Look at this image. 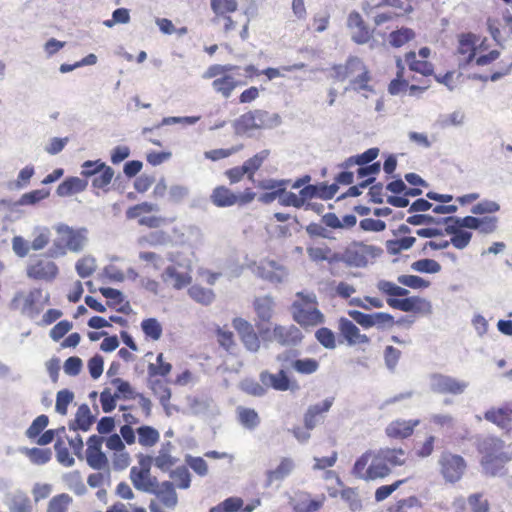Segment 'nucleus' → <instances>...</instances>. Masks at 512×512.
<instances>
[{"label":"nucleus","instance_id":"obj_1","mask_svg":"<svg viewBox=\"0 0 512 512\" xmlns=\"http://www.w3.org/2000/svg\"><path fill=\"white\" fill-rule=\"evenodd\" d=\"M382 249L373 245L354 243L344 253H334L322 248V261H327L333 275H339L336 265L340 262L350 267H365L368 258H376L382 254Z\"/></svg>","mask_w":512,"mask_h":512},{"label":"nucleus","instance_id":"obj_2","mask_svg":"<svg viewBox=\"0 0 512 512\" xmlns=\"http://www.w3.org/2000/svg\"><path fill=\"white\" fill-rule=\"evenodd\" d=\"M57 238L53 241L51 255L61 257L67 251L80 252L87 242V230L85 228H73L66 224H58L54 227Z\"/></svg>","mask_w":512,"mask_h":512},{"label":"nucleus","instance_id":"obj_3","mask_svg":"<svg viewBox=\"0 0 512 512\" xmlns=\"http://www.w3.org/2000/svg\"><path fill=\"white\" fill-rule=\"evenodd\" d=\"M333 71L334 77L339 80L349 78L351 89L355 91H373L372 87L368 84L370 81L369 72L361 59L351 57L346 65L334 66Z\"/></svg>","mask_w":512,"mask_h":512},{"label":"nucleus","instance_id":"obj_4","mask_svg":"<svg viewBox=\"0 0 512 512\" xmlns=\"http://www.w3.org/2000/svg\"><path fill=\"white\" fill-rule=\"evenodd\" d=\"M52 258L56 257L51 255V249L48 253H42L32 257L25 268L27 278L35 282H54L60 274V269Z\"/></svg>","mask_w":512,"mask_h":512},{"label":"nucleus","instance_id":"obj_5","mask_svg":"<svg viewBox=\"0 0 512 512\" xmlns=\"http://www.w3.org/2000/svg\"><path fill=\"white\" fill-rule=\"evenodd\" d=\"M317 297L313 293L298 292L292 304L294 320L302 326H314L320 321Z\"/></svg>","mask_w":512,"mask_h":512},{"label":"nucleus","instance_id":"obj_6","mask_svg":"<svg viewBox=\"0 0 512 512\" xmlns=\"http://www.w3.org/2000/svg\"><path fill=\"white\" fill-rule=\"evenodd\" d=\"M48 301V297L43 299L42 289L33 288L27 294L23 292L15 294L10 302V307L12 310H19L29 318H35L42 312Z\"/></svg>","mask_w":512,"mask_h":512},{"label":"nucleus","instance_id":"obj_7","mask_svg":"<svg viewBox=\"0 0 512 512\" xmlns=\"http://www.w3.org/2000/svg\"><path fill=\"white\" fill-rule=\"evenodd\" d=\"M81 168V175L84 178L92 177L91 185L93 189L103 192L109 191V186L114 177V170L110 166L98 159L85 161Z\"/></svg>","mask_w":512,"mask_h":512},{"label":"nucleus","instance_id":"obj_8","mask_svg":"<svg viewBox=\"0 0 512 512\" xmlns=\"http://www.w3.org/2000/svg\"><path fill=\"white\" fill-rule=\"evenodd\" d=\"M439 471L446 483L459 482L465 474L467 463L460 455L443 452L438 459Z\"/></svg>","mask_w":512,"mask_h":512},{"label":"nucleus","instance_id":"obj_9","mask_svg":"<svg viewBox=\"0 0 512 512\" xmlns=\"http://www.w3.org/2000/svg\"><path fill=\"white\" fill-rule=\"evenodd\" d=\"M255 196L256 194L251 188H246L242 193L236 194L228 187L221 185L213 189L210 199L216 207H230L247 205L254 200Z\"/></svg>","mask_w":512,"mask_h":512},{"label":"nucleus","instance_id":"obj_10","mask_svg":"<svg viewBox=\"0 0 512 512\" xmlns=\"http://www.w3.org/2000/svg\"><path fill=\"white\" fill-rule=\"evenodd\" d=\"M158 211V206L151 202H141L130 206L126 212L128 220L138 219V224L150 229H156L166 223V219L161 216L148 215L152 212Z\"/></svg>","mask_w":512,"mask_h":512},{"label":"nucleus","instance_id":"obj_11","mask_svg":"<svg viewBox=\"0 0 512 512\" xmlns=\"http://www.w3.org/2000/svg\"><path fill=\"white\" fill-rule=\"evenodd\" d=\"M269 113L264 110L256 109L240 115L233 123L235 134L243 136L249 135L254 130L267 127Z\"/></svg>","mask_w":512,"mask_h":512},{"label":"nucleus","instance_id":"obj_12","mask_svg":"<svg viewBox=\"0 0 512 512\" xmlns=\"http://www.w3.org/2000/svg\"><path fill=\"white\" fill-rule=\"evenodd\" d=\"M152 459L149 456L141 455L138 460V466H133L130 470V479L133 486L140 491H154L157 479L151 476Z\"/></svg>","mask_w":512,"mask_h":512},{"label":"nucleus","instance_id":"obj_13","mask_svg":"<svg viewBox=\"0 0 512 512\" xmlns=\"http://www.w3.org/2000/svg\"><path fill=\"white\" fill-rule=\"evenodd\" d=\"M468 386V382L449 375L434 373L429 376V387L434 393L460 395Z\"/></svg>","mask_w":512,"mask_h":512},{"label":"nucleus","instance_id":"obj_14","mask_svg":"<svg viewBox=\"0 0 512 512\" xmlns=\"http://www.w3.org/2000/svg\"><path fill=\"white\" fill-rule=\"evenodd\" d=\"M504 441L495 438L487 437L479 444V451L483 455L481 465H486L490 468V461L498 460L500 462H509L512 459V454L504 451Z\"/></svg>","mask_w":512,"mask_h":512},{"label":"nucleus","instance_id":"obj_15","mask_svg":"<svg viewBox=\"0 0 512 512\" xmlns=\"http://www.w3.org/2000/svg\"><path fill=\"white\" fill-rule=\"evenodd\" d=\"M103 438L92 435L87 440L86 460L88 465L96 470L106 469L109 462L106 455L102 452Z\"/></svg>","mask_w":512,"mask_h":512},{"label":"nucleus","instance_id":"obj_16","mask_svg":"<svg viewBox=\"0 0 512 512\" xmlns=\"http://www.w3.org/2000/svg\"><path fill=\"white\" fill-rule=\"evenodd\" d=\"M253 307L258 318L256 327L258 328L259 335L264 339H268L267 334L270 330L268 328L264 329L261 323L271 321L274 312V301L270 296L257 297L253 302Z\"/></svg>","mask_w":512,"mask_h":512},{"label":"nucleus","instance_id":"obj_17","mask_svg":"<svg viewBox=\"0 0 512 512\" xmlns=\"http://www.w3.org/2000/svg\"><path fill=\"white\" fill-rule=\"evenodd\" d=\"M234 329L239 334L241 341L247 350L256 352L260 348L259 335L255 332L253 325L247 320L237 317L232 321Z\"/></svg>","mask_w":512,"mask_h":512},{"label":"nucleus","instance_id":"obj_18","mask_svg":"<svg viewBox=\"0 0 512 512\" xmlns=\"http://www.w3.org/2000/svg\"><path fill=\"white\" fill-rule=\"evenodd\" d=\"M255 273L260 278L274 283L283 281L287 275L286 268L282 264L271 259L260 260L256 265Z\"/></svg>","mask_w":512,"mask_h":512},{"label":"nucleus","instance_id":"obj_19","mask_svg":"<svg viewBox=\"0 0 512 512\" xmlns=\"http://www.w3.org/2000/svg\"><path fill=\"white\" fill-rule=\"evenodd\" d=\"M387 304L390 307L401 310L403 312H431V303L426 299L416 296L406 297L403 299L388 298Z\"/></svg>","mask_w":512,"mask_h":512},{"label":"nucleus","instance_id":"obj_20","mask_svg":"<svg viewBox=\"0 0 512 512\" xmlns=\"http://www.w3.org/2000/svg\"><path fill=\"white\" fill-rule=\"evenodd\" d=\"M303 336L295 325H275L270 339L275 340L282 346H295L301 342Z\"/></svg>","mask_w":512,"mask_h":512},{"label":"nucleus","instance_id":"obj_21","mask_svg":"<svg viewBox=\"0 0 512 512\" xmlns=\"http://www.w3.org/2000/svg\"><path fill=\"white\" fill-rule=\"evenodd\" d=\"M478 38L472 33H463L459 35V45L457 48L458 54L461 56L459 59V65L469 64L475 57L476 42Z\"/></svg>","mask_w":512,"mask_h":512},{"label":"nucleus","instance_id":"obj_22","mask_svg":"<svg viewBox=\"0 0 512 512\" xmlns=\"http://www.w3.org/2000/svg\"><path fill=\"white\" fill-rule=\"evenodd\" d=\"M150 493L156 495L159 501L169 509H174L178 503L175 487L169 481H164L161 484L157 482L154 486V491Z\"/></svg>","mask_w":512,"mask_h":512},{"label":"nucleus","instance_id":"obj_23","mask_svg":"<svg viewBox=\"0 0 512 512\" xmlns=\"http://www.w3.org/2000/svg\"><path fill=\"white\" fill-rule=\"evenodd\" d=\"M339 329L350 345L369 343V338L365 334H361L359 328L351 320L341 318Z\"/></svg>","mask_w":512,"mask_h":512},{"label":"nucleus","instance_id":"obj_24","mask_svg":"<svg viewBox=\"0 0 512 512\" xmlns=\"http://www.w3.org/2000/svg\"><path fill=\"white\" fill-rule=\"evenodd\" d=\"M420 423L419 420H402L398 419L391 422L386 428V434L391 438H407L409 437L416 426Z\"/></svg>","mask_w":512,"mask_h":512},{"label":"nucleus","instance_id":"obj_25","mask_svg":"<svg viewBox=\"0 0 512 512\" xmlns=\"http://www.w3.org/2000/svg\"><path fill=\"white\" fill-rule=\"evenodd\" d=\"M88 186V181L79 177H68L60 183L56 193L60 197H67L84 191Z\"/></svg>","mask_w":512,"mask_h":512},{"label":"nucleus","instance_id":"obj_26","mask_svg":"<svg viewBox=\"0 0 512 512\" xmlns=\"http://www.w3.org/2000/svg\"><path fill=\"white\" fill-rule=\"evenodd\" d=\"M239 85H241V82L229 74V72L221 77L214 79L212 82L214 91L225 99H228Z\"/></svg>","mask_w":512,"mask_h":512},{"label":"nucleus","instance_id":"obj_27","mask_svg":"<svg viewBox=\"0 0 512 512\" xmlns=\"http://www.w3.org/2000/svg\"><path fill=\"white\" fill-rule=\"evenodd\" d=\"M216 340L221 348L230 355H237L239 345L235 339L234 333L225 327H217L215 330Z\"/></svg>","mask_w":512,"mask_h":512},{"label":"nucleus","instance_id":"obj_28","mask_svg":"<svg viewBox=\"0 0 512 512\" xmlns=\"http://www.w3.org/2000/svg\"><path fill=\"white\" fill-rule=\"evenodd\" d=\"M445 225V232L449 235H452V238L449 241L450 244L459 250H462L469 245L472 238L471 232L464 231L453 223Z\"/></svg>","mask_w":512,"mask_h":512},{"label":"nucleus","instance_id":"obj_29","mask_svg":"<svg viewBox=\"0 0 512 512\" xmlns=\"http://www.w3.org/2000/svg\"><path fill=\"white\" fill-rule=\"evenodd\" d=\"M260 378L263 384L269 385L277 391H286L290 388V380L283 370L276 374L263 372Z\"/></svg>","mask_w":512,"mask_h":512},{"label":"nucleus","instance_id":"obj_30","mask_svg":"<svg viewBox=\"0 0 512 512\" xmlns=\"http://www.w3.org/2000/svg\"><path fill=\"white\" fill-rule=\"evenodd\" d=\"M485 419L507 429L512 423V412L504 408L491 409L485 413Z\"/></svg>","mask_w":512,"mask_h":512},{"label":"nucleus","instance_id":"obj_31","mask_svg":"<svg viewBox=\"0 0 512 512\" xmlns=\"http://www.w3.org/2000/svg\"><path fill=\"white\" fill-rule=\"evenodd\" d=\"M10 512H32L33 504L29 496L23 491H17L11 497Z\"/></svg>","mask_w":512,"mask_h":512},{"label":"nucleus","instance_id":"obj_32","mask_svg":"<svg viewBox=\"0 0 512 512\" xmlns=\"http://www.w3.org/2000/svg\"><path fill=\"white\" fill-rule=\"evenodd\" d=\"M390 473V468L383 461L378 459V454L375 455L373 461L365 472L366 480H374L377 478H384Z\"/></svg>","mask_w":512,"mask_h":512},{"label":"nucleus","instance_id":"obj_33","mask_svg":"<svg viewBox=\"0 0 512 512\" xmlns=\"http://www.w3.org/2000/svg\"><path fill=\"white\" fill-rule=\"evenodd\" d=\"M378 459L383 460L387 465L401 466L404 464L405 452L402 449L381 448L378 452Z\"/></svg>","mask_w":512,"mask_h":512},{"label":"nucleus","instance_id":"obj_34","mask_svg":"<svg viewBox=\"0 0 512 512\" xmlns=\"http://www.w3.org/2000/svg\"><path fill=\"white\" fill-rule=\"evenodd\" d=\"M405 61L412 71L418 72L424 76H428L433 73L432 64L425 60H417L416 53L413 51H410L405 55Z\"/></svg>","mask_w":512,"mask_h":512},{"label":"nucleus","instance_id":"obj_35","mask_svg":"<svg viewBox=\"0 0 512 512\" xmlns=\"http://www.w3.org/2000/svg\"><path fill=\"white\" fill-rule=\"evenodd\" d=\"M138 434V442L140 445L144 447H152L154 446L160 439V434L152 426H141L137 429Z\"/></svg>","mask_w":512,"mask_h":512},{"label":"nucleus","instance_id":"obj_36","mask_svg":"<svg viewBox=\"0 0 512 512\" xmlns=\"http://www.w3.org/2000/svg\"><path fill=\"white\" fill-rule=\"evenodd\" d=\"M237 0H211V9L215 13L213 22H218L221 16L237 10Z\"/></svg>","mask_w":512,"mask_h":512},{"label":"nucleus","instance_id":"obj_37","mask_svg":"<svg viewBox=\"0 0 512 512\" xmlns=\"http://www.w3.org/2000/svg\"><path fill=\"white\" fill-rule=\"evenodd\" d=\"M270 151L265 149L255 154L253 157L247 159L243 165L247 171L249 180H254L255 172L262 166L264 161L269 157Z\"/></svg>","mask_w":512,"mask_h":512},{"label":"nucleus","instance_id":"obj_38","mask_svg":"<svg viewBox=\"0 0 512 512\" xmlns=\"http://www.w3.org/2000/svg\"><path fill=\"white\" fill-rule=\"evenodd\" d=\"M141 328L146 338L157 341L161 338L163 328L156 318H147L141 322Z\"/></svg>","mask_w":512,"mask_h":512},{"label":"nucleus","instance_id":"obj_39","mask_svg":"<svg viewBox=\"0 0 512 512\" xmlns=\"http://www.w3.org/2000/svg\"><path fill=\"white\" fill-rule=\"evenodd\" d=\"M94 422V417L91 415L89 407L85 404L81 405L75 415L73 428L87 431Z\"/></svg>","mask_w":512,"mask_h":512},{"label":"nucleus","instance_id":"obj_40","mask_svg":"<svg viewBox=\"0 0 512 512\" xmlns=\"http://www.w3.org/2000/svg\"><path fill=\"white\" fill-rule=\"evenodd\" d=\"M73 498L67 493H61L53 496L47 506L46 512H67Z\"/></svg>","mask_w":512,"mask_h":512},{"label":"nucleus","instance_id":"obj_41","mask_svg":"<svg viewBox=\"0 0 512 512\" xmlns=\"http://www.w3.org/2000/svg\"><path fill=\"white\" fill-rule=\"evenodd\" d=\"M415 242V237L408 236L395 240H387L385 246L389 254L397 255L401 251L409 250L415 244Z\"/></svg>","mask_w":512,"mask_h":512},{"label":"nucleus","instance_id":"obj_42","mask_svg":"<svg viewBox=\"0 0 512 512\" xmlns=\"http://www.w3.org/2000/svg\"><path fill=\"white\" fill-rule=\"evenodd\" d=\"M164 274L175 289H181L191 282V277L187 273L178 272L174 266H168Z\"/></svg>","mask_w":512,"mask_h":512},{"label":"nucleus","instance_id":"obj_43","mask_svg":"<svg viewBox=\"0 0 512 512\" xmlns=\"http://www.w3.org/2000/svg\"><path fill=\"white\" fill-rule=\"evenodd\" d=\"M23 453L36 465L46 464L50 461L52 456V452L49 448H25Z\"/></svg>","mask_w":512,"mask_h":512},{"label":"nucleus","instance_id":"obj_44","mask_svg":"<svg viewBox=\"0 0 512 512\" xmlns=\"http://www.w3.org/2000/svg\"><path fill=\"white\" fill-rule=\"evenodd\" d=\"M190 297L196 302L209 305L213 302L215 295L211 289L201 287L199 285H194L189 289Z\"/></svg>","mask_w":512,"mask_h":512},{"label":"nucleus","instance_id":"obj_45","mask_svg":"<svg viewBox=\"0 0 512 512\" xmlns=\"http://www.w3.org/2000/svg\"><path fill=\"white\" fill-rule=\"evenodd\" d=\"M239 422L248 429H254L258 426L260 419L257 412L251 408L239 407L238 410Z\"/></svg>","mask_w":512,"mask_h":512},{"label":"nucleus","instance_id":"obj_46","mask_svg":"<svg viewBox=\"0 0 512 512\" xmlns=\"http://www.w3.org/2000/svg\"><path fill=\"white\" fill-rule=\"evenodd\" d=\"M153 394L158 398L163 407H167L171 399L170 388L161 380H154L150 384Z\"/></svg>","mask_w":512,"mask_h":512},{"label":"nucleus","instance_id":"obj_47","mask_svg":"<svg viewBox=\"0 0 512 512\" xmlns=\"http://www.w3.org/2000/svg\"><path fill=\"white\" fill-rule=\"evenodd\" d=\"M322 479L325 481H330L332 485L327 486V491L331 497H337V495L341 492L342 497L346 496L348 491L341 490L342 482L339 477L335 474L334 471L327 470L322 473Z\"/></svg>","mask_w":512,"mask_h":512},{"label":"nucleus","instance_id":"obj_48","mask_svg":"<svg viewBox=\"0 0 512 512\" xmlns=\"http://www.w3.org/2000/svg\"><path fill=\"white\" fill-rule=\"evenodd\" d=\"M51 233L47 227H38L34 230V238L31 242V248L34 251L43 250L50 242Z\"/></svg>","mask_w":512,"mask_h":512},{"label":"nucleus","instance_id":"obj_49","mask_svg":"<svg viewBox=\"0 0 512 512\" xmlns=\"http://www.w3.org/2000/svg\"><path fill=\"white\" fill-rule=\"evenodd\" d=\"M157 364L150 363L148 365V374L150 377L162 376L166 377L172 370V365L164 361L163 353H159L156 358Z\"/></svg>","mask_w":512,"mask_h":512},{"label":"nucleus","instance_id":"obj_50","mask_svg":"<svg viewBox=\"0 0 512 512\" xmlns=\"http://www.w3.org/2000/svg\"><path fill=\"white\" fill-rule=\"evenodd\" d=\"M383 7L402 8V2L400 0H366L363 4V10L367 15L373 14Z\"/></svg>","mask_w":512,"mask_h":512},{"label":"nucleus","instance_id":"obj_51","mask_svg":"<svg viewBox=\"0 0 512 512\" xmlns=\"http://www.w3.org/2000/svg\"><path fill=\"white\" fill-rule=\"evenodd\" d=\"M411 269L420 273L435 274L441 271V265L433 259H420L411 264Z\"/></svg>","mask_w":512,"mask_h":512},{"label":"nucleus","instance_id":"obj_52","mask_svg":"<svg viewBox=\"0 0 512 512\" xmlns=\"http://www.w3.org/2000/svg\"><path fill=\"white\" fill-rule=\"evenodd\" d=\"M50 192L47 189H36L27 193H24L18 203L22 206L35 205L40 201L46 199Z\"/></svg>","mask_w":512,"mask_h":512},{"label":"nucleus","instance_id":"obj_53","mask_svg":"<svg viewBox=\"0 0 512 512\" xmlns=\"http://www.w3.org/2000/svg\"><path fill=\"white\" fill-rule=\"evenodd\" d=\"M415 37V33L410 28H401L394 31L389 36L390 44L394 47H401Z\"/></svg>","mask_w":512,"mask_h":512},{"label":"nucleus","instance_id":"obj_54","mask_svg":"<svg viewBox=\"0 0 512 512\" xmlns=\"http://www.w3.org/2000/svg\"><path fill=\"white\" fill-rule=\"evenodd\" d=\"M49 418L47 415H39L36 417L32 424L29 426V428L26 430V436L29 439H35L37 438L44 429L48 426Z\"/></svg>","mask_w":512,"mask_h":512},{"label":"nucleus","instance_id":"obj_55","mask_svg":"<svg viewBox=\"0 0 512 512\" xmlns=\"http://www.w3.org/2000/svg\"><path fill=\"white\" fill-rule=\"evenodd\" d=\"M74 399V394L67 390H60L56 395V405L55 410L57 413L61 415H66L68 411V406Z\"/></svg>","mask_w":512,"mask_h":512},{"label":"nucleus","instance_id":"obj_56","mask_svg":"<svg viewBox=\"0 0 512 512\" xmlns=\"http://www.w3.org/2000/svg\"><path fill=\"white\" fill-rule=\"evenodd\" d=\"M479 219L474 216H466L463 218L455 217V216H448L444 218V224L453 223L459 228H468V229H474L477 230Z\"/></svg>","mask_w":512,"mask_h":512},{"label":"nucleus","instance_id":"obj_57","mask_svg":"<svg viewBox=\"0 0 512 512\" xmlns=\"http://www.w3.org/2000/svg\"><path fill=\"white\" fill-rule=\"evenodd\" d=\"M318 361L315 359H298L292 362V368L300 374H311L318 369Z\"/></svg>","mask_w":512,"mask_h":512},{"label":"nucleus","instance_id":"obj_58","mask_svg":"<svg viewBox=\"0 0 512 512\" xmlns=\"http://www.w3.org/2000/svg\"><path fill=\"white\" fill-rule=\"evenodd\" d=\"M398 283L413 288L422 289L427 288L430 282L416 275H400L397 278Z\"/></svg>","mask_w":512,"mask_h":512},{"label":"nucleus","instance_id":"obj_59","mask_svg":"<svg viewBox=\"0 0 512 512\" xmlns=\"http://www.w3.org/2000/svg\"><path fill=\"white\" fill-rule=\"evenodd\" d=\"M111 384L116 388L115 394H118V397H123L124 399L135 398L136 393H134L129 382L121 378H114L111 380Z\"/></svg>","mask_w":512,"mask_h":512},{"label":"nucleus","instance_id":"obj_60","mask_svg":"<svg viewBox=\"0 0 512 512\" xmlns=\"http://www.w3.org/2000/svg\"><path fill=\"white\" fill-rule=\"evenodd\" d=\"M170 476L173 479V481L176 483L177 487H179L181 489H186L190 486V482H191L190 473L185 466L176 468L171 473Z\"/></svg>","mask_w":512,"mask_h":512},{"label":"nucleus","instance_id":"obj_61","mask_svg":"<svg viewBox=\"0 0 512 512\" xmlns=\"http://www.w3.org/2000/svg\"><path fill=\"white\" fill-rule=\"evenodd\" d=\"M468 504L472 510V512H488L489 511V502L486 498H484L481 493L471 494L468 499Z\"/></svg>","mask_w":512,"mask_h":512},{"label":"nucleus","instance_id":"obj_62","mask_svg":"<svg viewBox=\"0 0 512 512\" xmlns=\"http://www.w3.org/2000/svg\"><path fill=\"white\" fill-rule=\"evenodd\" d=\"M500 210V205L492 200H483L471 209L474 215L492 214Z\"/></svg>","mask_w":512,"mask_h":512},{"label":"nucleus","instance_id":"obj_63","mask_svg":"<svg viewBox=\"0 0 512 512\" xmlns=\"http://www.w3.org/2000/svg\"><path fill=\"white\" fill-rule=\"evenodd\" d=\"M293 467V463L289 459H283L276 469L269 471L268 478L270 481L282 479L287 476Z\"/></svg>","mask_w":512,"mask_h":512},{"label":"nucleus","instance_id":"obj_64","mask_svg":"<svg viewBox=\"0 0 512 512\" xmlns=\"http://www.w3.org/2000/svg\"><path fill=\"white\" fill-rule=\"evenodd\" d=\"M420 505V501L415 496H410L406 499H401L397 501L396 504L392 505L388 512H408L413 507H417Z\"/></svg>","mask_w":512,"mask_h":512}]
</instances>
